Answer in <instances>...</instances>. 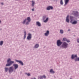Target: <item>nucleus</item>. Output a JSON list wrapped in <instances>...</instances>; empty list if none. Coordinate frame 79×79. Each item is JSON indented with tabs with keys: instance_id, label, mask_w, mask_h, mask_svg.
Instances as JSON below:
<instances>
[{
	"instance_id": "25",
	"label": "nucleus",
	"mask_w": 79,
	"mask_h": 79,
	"mask_svg": "<svg viewBox=\"0 0 79 79\" xmlns=\"http://www.w3.org/2000/svg\"><path fill=\"white\" fill-rule=\"evenodd\" d=\"M75 60L76 61H79V57L76 58Z\"/></svg>"
},
{
	"instance_id": "24",
	"label": "nucleus",
	"mask_w": 79,
	"mask_h": 79,
	"mask_svg": "<svg viewBox=\"0 0 79 79\" xmlns=\"http://www.w3.org/2000/svg\"><path fill=\"white\" fill-rule=\"evenodd\" d=\"M60 34H63V30H60Z\"/></svg>"
},
{
	"instance_id": "4",
	"label": "nucleus",
	"mask_w": 79,
	"mask_h": 79,
	"mask_svg": "<svg viewBox=\"0 0 79 79\" xmlns=\"http://www.w3.org/2000/svg\"><path fill=\"white\" fill-rule=\"evenodd\" d=\"M62 43H63V42H61L60 41V40H58L57 43V46H60V45H61V44H62Z\"/></svg>"
},
{
	"instance_id": "13",
	"label": "nucleus",
	"mask_w": 79,
	"mask_h": 79,
	"mask_svg": "<svg viewBox=\"0 0 79 79\" xmlns=\"http://www.w3.org/2000/svg\"><path fill=\"white\" fill-rule=\"evenodd\" d=\"M49 34V31H47V32L45 33L44 35L46 36H47Z\"/></svg>"
},
{
	"instance_id": "11",
	"label": "nucleus",
	"mask_w": 79,
	"mask_h": 79,
	"mask_svg": "<svg viewBox=\"0 0 79 79\" xmlns=\"http://www.w3.org/2000/svg\"><path fill=\"white\" fill-rule=\"evenodd\" d=\"M13 66H14L15 69H16L18 68V64H14Z\"/></svg>"
},
{
	"instance_id": "28",
	"label": "nucleus",
	"mask_w": 79,
	"mask_h": 79,
	"mask_svg": "<svg viewBox=\"0 0 79 79\" xmlns=\"http://www.w3.org/2000/svg\"><path fill=\"white\" fill-rule=\"evenodd\" d=\"M5 70L6 72H7V71H8V68H5Z\"/></svg>"
},
{
	"instance_id": "30",
	"label": "nucleus",
	"mask_w": 79,
	"mask_h": 79,
	"mask_svg": "<svg viewBox=\"0 0 79 79\" xmlns=\"http://www.w3.org/2000/svg\"><path fill=\"white\" fill-rule=\"evenodd\" d=\"M66 42H70V41H69V40H66Z\"/></svg>"
},
{
	"instance_id": "20",
	"label": "nucleus",
	"mask_w": 79,
	"mask_h": 79,
	"mask_svg": "<svg viewBox=\"0 0 79 79\" xmlns=\"http://www.w3.org/2000/svg\"><path fill=\"white\" fill-rule=\"evenodd\" d=\"M24 39L26 37V32L24 31Z\"/></svg>"
},
{
	"instance_id": "9",
	"label": "nucleus",
	"mask_w": 79,
	"mask_h": 79,
	"mask_svg": "<svg viewBox=\"0 0 79 79\" xmlns=\"http://www.w3.org/2000/svg\"><path fill=\"white\" fill-rule=\"evenodd\" d=\"M77 55H73L71 57L72 59H74V58H77Z\"/></svg>"
},
{
	"instance_id": "10",
	"label": "nucleus",
	"mask_w": 79,
	"mask_h": 79,
	"mask_svg": "<svg viewBox=\"0 0 79 79\" xmlns=\"http://www.w3.org/2000/svg\"><path fill=\"white\" fill-rule=\"evenodd\" d=\"M66 21L67 23L69 22V15H68L66 19Z\"/></svg>"
},
{
	"instance_id": "27",
	"label": "nucleus",
	"mask_w": 79,
	"mask_h": 79,
	"mask_svg": "<svg viewBox=\"0 0 79 79\" xmlns=\"http://www.w3.org/2000/svg\"><path fill=\"white\" fill-rule=\"evenodd\" d=\"M73 19V17L72 16H70V19H71V22H72V19Z\"/></svg>"
},
{
	"instance_id": "1",
	"label": "nucleus",
	"mask_w": 79,
	"mask_h": 79,
	"mask_svg": "<svg viewBox=\"0 0 79 79\" xmlns=\"http://www.w3.org/2000/svg\"><path fill=\"white\" fill-rule=\"evenodd\" d=\"M28 21V22H27L26 23V24L27 25L29 24V22H31V18L30 17H28L27 18V19H26L23 22V24H25V23H26V21Z\"/></svg>"
},
{
	"instance_id": "5",
	"label": "nucleus",
	"mask_w": 79,
	"mask_h": 79,
	"mask_svg": "<svg viewBox=\"0 0 79 79\" xmlns=\"http://www.w3.org/2000/svg\"><path fill=\"white\" fill-rule=\"evenodd\" d=\"M31 38H32V35L30 33L28 34V35L27 37V39L28 40H30V39H31Z\"/></svg>"
},
{
	"instance_id": "17",
	"label": "nucleus",
	"mask_w": 79,
	"mask_h": 79,
	"mask_svg": "<svg viewBox=\"0 0 79 79\" xmlns=\"http://www.w3.org/2000/svg\"><path fill=\"white\" fill-rule=\"evenodd\" d=\"M77 21H73L72 23V24H77Z\"/></svg>"
},
{
	"instance_id": "33",
	"label": "nucleus",
	"mask_w": 79,
	"mask_h": 79,
	"mask_svg": "<svg viewBox=\"0 0 79 79\" xmlns=\"http://www.w3.org/2000/svg\"><path fill=\"white\" fill-rule=\"evenodd\" d=\"M32 11H34V9H32Z\"/></svg>"
},
{
	"instance_id": "29",
	"label": "nucleus",
	"mask_w": 79,
	"mask_h": 79,
	"mask_svg": "<svg viewBox=\"0 0 79 79\" xmlns=\"http://www.w3.org/2000/svg\"><path fill=\"white\" fill-rule=\"evenodd\" d=\"M63 40L64 41H66V40H67V39H66V38H64L63 39Z\"/></svg>"
},
{
	"instance_id": "18",
	"label": "nucleus",
	"mask_w": 79,
	"mask_h": 79,
	"mask_svg": "<svg viewBox=\"0 0 79 79\" xmlns=\"http://www.w3.org/2000/svg\"><path fill=\"white\" fill-rule=\"evenodd\" d=\"M50 73H55V72L53 70V69H51L50 70Z\"/></svg>"
},
{
	"instance_id": "26",
	"label": "nucleus",
	"mask_w": 79,
	"mask_h": 79,
	"mask_svg": "<svg viewBox=\"0 0 79 79\" xmlns=\"http://www.w3.org/2000/svg\"><path fill=\"white\" fill-rule=\"evenodd\" d=\"M60 3L61 5H63V0H61L60 1Z\"/></svg>"
},
{
	"instance_id": "35",
	"label": "nucleus",
	"mask_w": 79,
	"mask_h": 79,
	"mask_svg": "<svg viewBox=\"0 0 79 79\" xmlns=\"http://www.w3.org/2000/svg\"><path fill=\"white\" fill-rule=\"evenodd\" d=\"M1 4L2 5H3V3H2Z\"/></svg>"
},
{
	"instance_id": "16",
	"label": "nucleus",
	"mask_w": 79,
	"mask_h": 79,
	"mask_svg": "<svg viewBox=\"0 0 79 79\" xmlns=\"http://www.w3.org/2000/svg\"><path fill=\"white\" fill-rule=\"evenodd\" d=\"M65 5H67V4L68 3V2H69V0H65Z\"/></svg>"
},
{
	"instance_id": "39",
	"label": "nucleus",
	"mask_w": 79,
	"mask_h": 79,
	"mask_svg": "<svg viewBox=\"0 0 79 79\" xmlns=\"http://www.w3.org/2000/svg\"><path fill=\"white\" fill-rule=\"evenodd\" d=\"M70 79H71L70 78Z\"/></svg>"
},
{
	"instance_id": "3",
	"label": "nucleus",
	"mask_w": 79,
	"mask_h": 79,
	"mask_svg": "<svg viewBox=\"0 0 79 79\" xmlns=\"http://www.w3.org/2000/svg\"><path fill=\"white\" fill-rule=\"evenodd\" d=\"M68 44L64 42L63 43L62 47L63 48H66L68 47Z\"/></svg>"
},
{
	"instance_id": "36",
	"label": "nucleus",
	"mask_w": 79,
	"mask_h": 79,
	"mask_svg": "<svg viewBox=\"0 0 79 79\" xmlns=\"http://www.w3.org/2000/svg\"><path fill=\"white\" fill-rule=\"evenodd\" d=\"M70 31V29H69L68 31Z\"/></svg>"
},
{
	"instance_id": "6",
	"label": "nucleus",
	"mask_w": 79,
	"mask_h": 79,
	"mask_svg": "<svg viewBox=\"0 0 79 79\" xmlns=\"http://www.w3.org/2000/svg\"><path fill=\"white\" fill-rule=\"evenodd\" d=\"M53 8L52 6H49L47 7V10H52Z\"/></svg>"
},
{
	"instance_id": "37",
	"label": "nucleus",
	"mask_w": 79,
	"mask_h": 79,
	"mask_svg": "<svg viewBox=\"0 0 79 79\" xmlns=\"http://www.w3.org/2000/svg\"><path fill=\"white\" fill-rule=\"evenodd\" d=\"M1 23V21L0 20V24Z\"/></svg>"
},
{
	"instance_id": "34",
	"label": "nucleus",
	"mask_w": 79,
	"mask_h": 79,
	"mask_svg": "<svg viewBox=\"0 0 79 79\" xmlns=\"http://www.w3.org/2000/svg\"><path fill=\"white\" fill-rule=\"evenodd\" d=\"M31 79H36L35 78H31Z\"/></svg>"
},
{
	"instance_id": "14",
	"label": "nucleus",
	"mask_w": 79,
	"mask_h": 79,
	"mask_svg": "<svg viewBox=\"0 0 79 79\" xmlns=\"http://www.w3.org/2000/svg\"><path fill=\"white\" fill-rule=\"evenodd\" d=\"M43 78H46V76H45V75H44L43 76H40V79H43Z\"/></svg>"
},
{
	"instance_id": "19",
	"label": "nucleus",
	"mask_w": 79,
	"mask_h": 79,
	"mask_svg": "<svg viewBox=\"0 0 79 79\" xmlns=\"http://www.w3.org/2000/svg\"><path fill=\"white\" fill-rule=\"evenodd\" d=\"M48 20V18H47L44 21V23H47Z\"/></svg>"
},
{
	"instance_id": "22",
	"label": "nucleus",
	"mask_w": 79,
	"mask_h": 79,
	"mask_svg": "<svg viewBox=\"0 0 79 79\" xmlns=\"http://www.w3.org/2000/svg\"><path fill=\"white\" fill-rule=\"evenodd\" d=\"M32 6H34V4L35 3V2H34V1H32Z\"/></svg>"
},
{
	"instance_id": "7",
	"label": "nucleus",
	"mask_w": 79,
	"mask_h": 79,
	"mask_svg": "<svg viewBox=\"0 0 79 79\" xmlns=\"http://www.w3.org/2000/svg\"><path fill=\"white\" fill-rule=\"evenodd\" d=\"M13 67H10L9 69V73H11V72H13Z\"/></svg>"
},
{
	"instance_id": "2",
	"label": "nucleus",
	"mask_w": 79,
	"mask_h": 79,
	"mask_svg": "<svg viewBox=\"0 0 79 79\" xmlns=\"http://www.w3.org/2000/svg\"><path fill=\"white\" fill-rule=\"evenodd\" d=\"M7 62L8 63L6 65V66H10L12 64L14 63V62L13 61H11V59H9L7 61Z\"/></svg>"
},
{
	"instance_id": "38",
	"label": "nucleus",
	"mask_w": 79,
	"mask_h": 79,
	"mask_svg": "<svg viewBox=\"0 0 79 79\" xmlns=\"http://www.w3.org/2000/svg\"><path fill=\"white\" fill-rule=\"evenodd\" d=\"M10 79H13V78H10Z\"/></svg>"
},
{
	"instance_id": "23",
	"label": "nucleus",
	"mask_w": 79,
	"mask_h": 79,
	"mask_svg": "<svg viewBox=\"0 0 79 79\" xmlns=\"http://www.w3.org/2000/svg\"><path fill=\"white\" fill-rule=\"evenodd\" d=\"M3 41H1L0 43V45H3Z\"/></svg>"
},
{
	"instance_id": "31",
	"label": "nucleus",
	"mask_w": 79,
	"mask_h": 79,
	"mask_svg": "<svg viewBox=\"0 0 79 79\" xmlns=\"http://www.w3.org/2000/svg\"><path fill=\"white\" fill-rule=\"evenodd\" d=\"M27 75L28 76H30V75H31V74L30 73H28V74H27Z\"/></svg>"
},
{
	"instance_id": "12",
	"label": "nucleus",
	"mask_w": 79,
	"mask_h": 79,
	"mask_svg": "<svg viewBox=\"0 0 79 79\" xmlns=\"http://www.w3.org/2000/svg\"><path fill=\"white\" fill-rule=\"evenodd\" d=\"M74 15L75 16H78V15H79V13H78V12L76 11V12H74Z\"/></svg>"
},
{
	"instance_id": "15",
	"label": "nucleus",
	"mask_w": 79,
	"mask_h": 79,
	"mask_svg": "<svg viewBox=\"0 0 79 79\" xmlns=\"http://www.w3.org/2000/svg\"><path fill=\"white\" fill-rule=\"evenodd\" d=\"M36 24L38 26H41V25L40 24V23L38 22H36Z\"/></svg>"
},
{
	"instance_id": "21",
	"label": "nucleus",
	"mask_w": 79,
	"mask_h": 79,
	"mask_svg": "<svg viewBox=\"0 0 79 79\" xmlns=\"http://www.w3.org/2000/svg\"><path fill=\"white\" fill-rule=\"evenodd\" d=\"M39 44H36L35 45V48H38V47H39Z\"/></svg>"
},
{
	"instance_id": "8",
	"label": "nucleus",
	"mask_w": 79,
	"mask_h": 79,
	"mask_svg": "<svg viewBox=\"0 0 79 79\" xmlns=\"http://www.w3.org/2000/svg\"><path fill=\"white\" fill-rule=\"evenodd\" d=\"M15 61L16 62H18L19 63H20V64H21V65H23V63L22 62V61H21V60H15Z\"/></svg>"
},
{
	"instance_id": "32",
	"label": "nucleus",
	"mask_w": 79,
	"mask_h": 79,
	"mask_svg": "<svg viewBox=\"0 0 79 79\" xmlns=\"http://www.w3.org/2000/svg\"><path fill=\"white\" fill-rule=\"evenodd\" d=\"M77 42H78V43H79V39L77 40Z\"/></svg>"
}]
</instances>
